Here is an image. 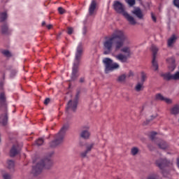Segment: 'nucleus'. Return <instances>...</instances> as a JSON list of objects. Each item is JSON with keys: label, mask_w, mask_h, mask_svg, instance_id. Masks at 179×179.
Here are the masks:
<instances>
[{"label": "nucleus", "mask_w": 179, "mask_h": 179, "mask_svg": "<svg viewBox=\"0 0 179 179\" xmlns=\"http://www.w3.org/2000/svg\"><path fill=\"white\" fill-rule=\"evenodd\" d=\"M87 33V28L86 27H84L83 29V34L84 36H86V34Z\"/></svg>", "instance_id": "nucleus-41"}, {"label": "nucleus", "mask_w": 179, "mask_h": 179, "mask_svg": "<svg viewBox=\"0 0 179 179\" xmlns=\"http://www.w3.org/2000/svg\"><path fill=\"white\" fill-rule=\"evenodd\" d=\"M52 166V161L51 160V157L45 158L38 162L35 166H33L32 173L34 176H38L43 171V169H51Z\"/></svg>", "instance_id": "nucleus-4"}, {"label": "nucleus", "mask_w": 179, "mask_h": 179, "mask_svg": "<svg viewBox=\"0 0 179 179\" xmlns=\"http://www.w3.org/2000/svg\"><path fill=\"white\" fill-rule=\"evenodd\" d=\"M7 167L9 170H14L15 169V162L13 160L7 161Z\"/></svg>", "instance_id": "nucleus-23"}, {"label": "nucleus", "mask_w": 179, "mask_h": 179, "mask_svg": "<svg viewBox=\"0 0 179 179\" xmlns=\"http://www.w3.org/2000/svg\"><path fill=\"white\" fill-rule=\"evenodd\" d=\"M147 179H159V176L156 173L150 175Z\"/></svg>", "instance_id": "nucleus-33"}, {"label": "nucleus", "mask_w": 179, "mask_h": 179, "mask_svg": "<svg viewBox=\"0 0 179 179\" xmlns=\"http://www.w3.org/2000/svg\"><path fill=\"white\" fill-rule=\"evenodd\" d=\"M72 33H73V28L68 27L67 28V34L71 36V34H72Z\"/></svg>", "instance_id": "nucleus-36"}, {"label": "nucleus", "mask_w": 179, "mask_h": 179, "mask_svg": "<svg viewBox=\"0 0 179 179\" xmlns=\"http://www.w3.org/2000/svg\"><path fill=\"white\" fill-rule=\"evenodd\" d=\"M1 52L6 57H10L11 56L10 52H9V50H2Z\"/></svg>", "instance_id": "nucleus-34"}, {"label": "nucleus", "mask_w": 179, "mask_h": 179, "mask_svg": "<svg viewBox=\"0 0 179 179\" xmlns=\"http://www.w3.org/2000/svg\"><path fill=\"white\" fill-rule=\"evenodd\" d=\"M155 164L157 166V167H159V169H160V170H162V174H163L164 177H168L166 175V171L164 170V167H167V166H169L170 164H171L170 163V161H169L166 159H158L156 161Z\"/></svg>", "instance_id": "nucleus-9"}, {"label": "nucleus", "mask_w": 179, "mask_h": 179, "mask_svg": "<svg viewBox=\"0 0 179 179\" xmlns=\"http://www.w3.org/2000/svg\"><path fill=\"white\" fill-rule=\"evenodd\" d=\"M94 146V143H93L87 145L86 147V151L89 153V152L92 151V149H93Z\"/></svg>", "instance_id": "nucleus-28"}, {"label": "nucleus", "mask_w": 179, "mask_h": 179, "mask_svg": "<svg viewBox=\"0 0 179 179\" xmlns=\"http://www.w3.org/2000/svg\"><path fill=\"white\" fill-rule=\"evenodd\" d=\"M132 13L136 16L138 19H143V13H142V10L141 8H136L132 11Z\"/></svg>", "instance_id": "nucleus-18"}, {"label": "nucleus", "mask_w": 179, "mask_h": 179, "mask_svg": "<svg viewBox=\"0 0 179 179\" xmlns=\"http://www.w3.org/2000/svg\"><path fill=\"white\" fill-rule=\"evenodd\" d=\"M125 79H127V76L125 74H122L118 77L117 81L120 83L124 82Z\"/></svg>", "instance_id": "nucleus-27"}, {"label": "nucleus", "mask_w": 179, "mask_h": 179, "mask_svg": "<svg viewBox=\"0 0 179 179\" xmlns=\"http://www.w3.org/2000/svg\"><path fill=\"white\" fill-rule=\"evenodd\" d=\"M85 82V78H80V83H83Z\"/></svg>", "instance_id": "nucleus-47"}, {"label": "nucleus", "mask_w": 179, "mask_h": 179, "mask_svg": "<svg viewBox=\"0 0 179 179\" xmlns=\"http://www.w3.org/2000/svg\"><path fill=\"white\" fill-rule=\"evenodd\" d=\"M87 153H89V152H87L86 150L81 152L80 153L81 157H86V156H87Z\"/></svg>", "instance_id": "nucleus-38"}, {"label": "nucleus", "mask_w": 179, "mask_h": 179, "mask_svg": "<svg viewBox=\"0 0 179 179\" xmlns=\"http://www.w3.org/2000/svg\"><path fill=\"white\" fill-rule=\"evenodd\" d=\"M171 114H173V115H177V114H179V105H175L171 108Z\"/></svg>", "instance_id": "nucleus-20"}, {"label": "nucleus", "mask_w": 179, "mask_h": 179, "mask_svg": "<svg viewBox=\"0 0 179 179\" xmlns=\"http://www.w3.org/2000/svg\"><path fill=\"white\" fill-rule=\"evenodd\" d=\"M165 80H173V75L170 72L163 73L161 75Z\"/></svg>", "instance_id": "nucleus-19"}, {"label": "nucleus", "mask_w": 179, "mask_h": 179, "mask_svg": "<svg viewBox=\"0 0 179 179\" xmlns=\"http://www.w3.org/2000/svg\"><path fill=\"white\" fill-rule=\"evenodd\" d=\"M173 4L179 9V0H173Z\"/></svg>", "instance_id": "nucleus-39"}, {"label": "nucleus", "mask_w": 179, "mask_h": 179, "mask_svg": "<svg viewBox=\"0 0 179 179\" xmlns=\"http://www.w3.org/2000/svg\"><path fill=\"white\" fill-rule=\"evenodd\" d=\"M103 63L105 65V73H108L115 71V69H120V64L117 62H113V59L106 57L103 59Z\"/></svg>", "instance_id": "nucleus-6"}, {"label": "nucleus", "mask_w": 179, "mask_h": 179, "mask_svg": "<svg viewBox=\"0 0 179 179\" xmlns=\"http://www.w3.org/2000/svg\"><path fill=\"white\" fill-rule=\"evenodd\" d=\"M138 152H139V149H138V148L134 147L131 148V155H133V156L138 155Z\"/></svg>", "instance_id": "nucleus-30"}, {"label": "nucleus", "mask_w": 179, "mask_h": 179, "mask_svg": "<svg viewBox=\"0 0 179 179\" xmlns=\"http://www.w3.org/2000/svg\"><path fill=\"white\" fill-rule=\"evenodd\" d=\"M138 1H141V0H138Z\"/></svg>", "instance_id": "nucleus-51"}, {"label": "nucleus", "mask_w": 179, "mask_h": 179, "mask_svg": "<svg viewBox=\"0 0 179 179\" xmlns=\"http://www.w3.org/2000/svg\"><path fill=\"white\" fill-rule=\"evenodd\" d=\"M62 35V32H59L57 35V40H59L61 38V36Z\"/></svg>", "instance_id": "nucleus-43"}, {"label": "nucleus", "mask_w": 179, "mask_h": 179, "mask_svg": "<svg viewBox=\"0 0 179 179\" xmlns=\"http://www.w3.org/2000/svg\"><path fill=\"white\" fill-rule=\"evenodd\" d=\"M151 17H152V20H153V22H155V23H156L157 18H156V16H155V14H153V13H151Z\"/></svg>", "instance_id": "nucleus-40"}, {"label": "nucleus", "mask_w": 179, "mask_h": 179, "mask_svg": "<svg viewBox=\"0 0 179 179\" xmlns=\"http://www.w3.org/2000/svg\"><path fill=\"white\" fill-rule=\"evenodd\" d=\"M20 153V148L19 145H14L11 148L10 150V157H15L17 155H19Z\"/></svg>", "instance_id": "nucleus-12"}, {"label": "nucleus", "mask_w": 179, "mask_h": 179, "mask_svg": "<svg viewBox=\"0 0 179 179\" xmlns=\"http://www.w3.org/2000/svg\"><path fill=\"white\" fill-rule=\"evenodd\" d=\"M0 124L3 127L8 124V114L6 113L0 116Z\"/></svg>", "instance_id": "nucleus-17"}, {"label": "nucleus", "mask_w": 179, "mask_h": 179, "mask_svg": "<svg viewBox=\"0 0 179 179\" xmlns=\"http://www.w3.org/2000/svg\"><path fill=\"white\" fill-rule=\"evenodd\" d=\"M96 6H97V3H96L94 0H92L89 7L90 16H93V15H94V11L96 10Z\"/></svg>", "instance_id": "nucleus-16"}, {"label": "nucleus", "mask_w": 179, "mask_h": 179, "mask_svg": "<svg viewBox=\"0 0 179 179\" xmlns=\"http://www.w3.org/2000/svg\"><path fill=\"white\" fill-rule=\"evenodd\" d=\"M156 100H158L159 101H165L167 104H171L173 103V101L168 98H164L162 94H157L155 96Z\"/></svg>", "instance_id": "nucleus-15"}, {"label": "nucleus", "mask_w": 179, "mask_h": 179, "mask_svg": "<svg viewBox=\"0 0 179 179\" xmlns=\"http://www.w3.org/2000/svg\"><path fill=\"white\" fill-rule=\"evenodd\" d=\"M151 50L152 51V68L154 71H157L159 69V64H157V62H156V56L157 55V51H159V48H157L156 45H152L151 46Z\"/></svg>", "instance_id": "nucleus-10"}, {"label": "nucleus", "mask_w": 179, "mask_h": 179, "mask_svg": "<svg viewBox=\"0 0 179 179\" xmlns=\"http://www.w3.org/2000/svg\"><path fill=\"white\" fill-rule=\"evenodd\" d=\"M69 129V124H64L59 133L56 135L55 141L50 143V148H55V146H58V145H61L62 142H64V138H65V134H66V131Z\"/></svg>", "instance_id": "nucleus-5"}, {"label": "nucleus", "mask_w": 179, "mask_h": 179, "mask_svg": "<svg viewBox=\"0 0 179 179\" xmlns=\"http://www.w3.org/2000/svg\"><path fill=\"white\" fill-rule=\"evenodd\" d=\"M42 26H45V21H43V22H42Z\"/></svg>", "instance_id": "nucleus-48"}, {"label": "nucleus", "mask_w": 179, "mask_h": 179, "mask_svg": "<svg viewBox=\"0 0 179 179\" xmlns=\"http://www.w3.org/2000/svg\"><path fill=\"white\" fill-rule=\"evenodd\" d=\"M50 101V99L49 98H46L44 101V104L47 106Z\"/></svg>", "instance_id": "nucleus-42"}, {"label": "nucleus", "mask_w": 179, "mask_h": 179, "mask_svg": "<svg viewBox=\"0 0 179 179\" xmlns=\"http://www.w3.org/2000/svg\"><path fill=\"white\" fill-rule=\"evenodd\" d=\"M1 33L2 34H9V29L8 28V24H4L1 26Z\"/></svg>", "instance_id": "nucleus-22"}, {"label": "nucleus", "mask_w": 179, "mask_h": 179, "mask_svg": "<svg viewBox=\"0 0 179 179\" xmlns=\"http://www.w3.org/2000/svg\"><path fill=\"white\" fill-rule=\"evenodd\" d=\"M82 55H83V44L80 43L76 48L75 60L73 64L71 73L72 80H76V78L79 77L78 72H79V64H80V59H82Z\"/></svg>", "instance_id": "nucleus-2"}, {"label": "nucleus", "mask_w": 179, "mask_h": 179, "mask_svg": "<svg viewBox=\"0 0 179 179\" xmlns=\"http://www.w3.org/2000/svg\"><path fill=\"white\" fill-rule=\"evenodd\" d=\"M47 29H48V30H50V29L52 28V24H48L46 26Z\"/></svg>", "instance_id": "nucleus-46"}, {"label": "nucleus", "mask_w": 179, "mask_h": 179, "mask_svg": "<svg viewBox=\"0 0 179 179\" xmlns=\"http://www.w3.org/2000/svg\"><path fill=\"white\" fill-rule=\"evenodd\" d=\"M156 135H157V133L155 131H152L150 134V138L152 142H155L156 145L159 148V149H167L169 148V144L166 143V141L163 140H157L156 138Z\"/></svg>", "instance_id": "nucleus-8"}, {"label": "nucleus", "mask_w": 179, "mask_h": 179, "mask_svg": "<svg viewBox=\"0 0 179 179\" xmlns=\"http://www.w3.org/2000/svg\"><path fill=\"white\" fill-rule=\"evenodd\" d=\"M43 143H44V139H43L41 138H38L36 141V145H37L38 146H41V145H43Z\"/></svg>", "instance_id": "nucleus-31"}, {"label": "nucleus", "mask_w": 179, "mask_h": 179, "mask_svg": "<svg viewBox=\"0 0 179 179\" xmlns=\"http://www.w3.org/2000/svg\"><path fill=\"white\" fill-rule=\"evenodd\" d=\"M151 117H152V120H153V119L156 118V115L155 116L152 115Z\"/></svg>", "instance_id": "nucleus-49"}, {"label": "nucleus", "mask_w": 179, "mask_h": 179, "mask_svg": "<svg viewBox=\"0 0 179 179\" xmlns=\"http://www.w3.org/2000/svg\"><path fill=\"white\" fill-rule=\"evenodd\" d=\"M172 80H179V71L172 75Z\"/></svg>", "instance_id": "nucleus-29"}, {"label": "nucleus", "mask_w": 179, "mask_h": 179, "mask_svg": "<svg viewBox=\"0 0 179 179\" xmlns=\"http://www.w3.org/2000/svg\"><path fill=\"white\" fill-rule=\"evenodd\" d=\"M177 40V36L176 35H173L169 40H168V47H171L173 44L176 42Z\"/></svg>", "instance_id": "nucleus-21"}, {"label": "nucleus", "mask_w": 179, "mask_h": 179, "mask_svg": "<svg viewBox=\"0 0 179 179\" xmlns=\"http://www.w3.org/2000/svg\"><path fill=\"white\" fill-rule=\"evenodd\" d=\"M3 179H10V175L9 173H5L3 175Z\"/></svg>", "instance_id": "nucleus-37"}, {"label": "nucleus", "mask_w": 179, "mask_h": 179, "mask_svg": "<svg viewBox=\"0 0 179 179\" xmlns=\"http://www.w3.org/2000/svg\"><path fill=\"white\" fill-rule=\"evenodd\" d=\"M126 41H129L128 36L125 35L124 31L120 29H115L110 36H107L105 38L103 41V54L104 55H108L113 52V47H114L115 43V52L117 51H121V52H124L127 55L120 53L115 55V59L120 61L122 64L127 62L128 59L131 57V48L128 46L124 47ZM124 47V48H123Z\"/></svg>", "instance_id": "nucleus-1"}, {"label": "nucleus", "mask_w": 179, "mask_h": 179, "mask_svg": "<svg viewBox=\"0 0 179 179\" xmlns=\"http://www.w3.org/2000/svg\"><path fill=\"white\" fill-rule=\"evenodd\" d=\"M80 96V91H78L75 99L73 101L70 100L67 104L66 108V113L69 114L71 111H76V108L78 107V101L79 100V97Z\"/></svg>", "instance_id": "nucleus-7"}, {"label": "nucleus", "mask_w": 179, "mask_h": 179, "mask_svg": "<svg viewBox=\"0 0 179 179\" xmlns=\"http://www.w3.org/2000/svg\"><path fill=\"white\" fill-rule=\"evenodd\" d=\"M57 10H58L59 15H64V13H66V10L65 9H64V8H62V7H59L57 8Z\"/></svg>", "instance_id": "nucleus-32"}, {"label": "nucleus", "mask_w": 179, "mask_h": 179, "mask_svg": "<svg viewBox=\"0 0 179 179\" xmlns=\"http://www.w3.org/2000/svg\"><path fill=\"white\" fill-rule=\"evenodd\" d=\"M126 2L129 6H134V5H135V0H126Z\"/></svg>", "instance_id": "nucleus-35"}, {"label": "nucleus", "mask_w": 179, "mask_h": 179, "mask_svg": "<svg viewBox=\"0 0 179 179\" xmlns=\"http://www.w3.org/2000/svg\"><path fill=\"white\" fill-rule=\"evenodd\" d=\"M89 129L90 127L88 125L83 126L80 134V138H83V139H89L90 138V131H89Z\"/></svg>", "instance_id": "nucleus-11"}, {"label": "nucleus", "mask_w": 179, "mask_h": 179, "mask_svg": "<svg viewBox=\"0 0 179 179\" xmlns=\"http://www.w3.org/2000/svg\"><path fill=\"white\" fill-rule=\"evenodd\" d=\"M148 79V75L145 72H141V83H145V81Z\"/></svg>", "instance_id": "nucleus-26"}, {"label": "nucleus", "mask_w": 179, "mask_h": 179, "mask_svg": "<svg viewBox=\"0 0 179 179\" xmlns=\"http://www.w3.org/2000/svg\"><path fill=\"white\" fill-rule=\"evenodd\" d=\"M135 89H136V92H141V90H142V89H143V83L141 82V83H137Z\"/></svg>", "instance_id": "nucleus-25"}, {"label": "nucleus", "mask_w": 179, "mask_h": 179, "mask_svg": "<svg viewBox=\"0 0 179 179\" xmlns=\"http://www.w3.org/2000/svg\"><path fill=\"white\" fill-rule=\"evenodd\" d=\"M132 76H134V72L129 71V74H128V77H129V78H131V77H132Z\"/></svg>", "instance_id": "nucleus-45"}, {"label": "nucleus", "mask_w": 179, "mask_h": 179, "mask_svg": "<svg viewBox=\"0 0 179 179\" xmlns=\"http://www.w3.org/2000/svg\"><path fill=\"white\" fill-rule=\"evenodd\" d=\"M113 9L117 12V13L122 15L130 24L132 26H135V24H136V20H135V18L125 11V6H124L121 2L119 1H115L113 3Z\"/></svg>", "instance_id": "nucleus-3"}, {"label": "nucleus", "mask_w": 179, "mask_h": 179, "mask_svg": "<svg viewBox=\"0 0 179 179\" xmlns=\"http://www.w3.org/2000/svg\"><path fill=\"white\" fill-rule=\"evenodd\" d=\"M168 64V68L171 72H173L176 69V59L174 57H170L166 59Z\"/></svg>", "instance_id": "nucleus-13"}, {"label": "nucleus", "mask_w": 179, "mask_h": 179, "mask_svg": "<svg viewBox=\"0 0 179 179\" xmlns=\"http://www.w3.org/2000/svg\"><path fill=\"white\" fill-rule=\"evenodd\" d=\"M148 148L149 149L152 150V148H150V145H148Z\"/></svg>", "instance_id": "nucleus-50"}, {"label": "nucleus", "mask_w": 179, "mask_h": 179, "mask_svg": "<svg viewBox=\"0 0 179 179\" xmlns=\"http://www.w3.org/2000/svg\"><path fill=\"white\" fill-rule=\"evenodd\" d=\"M0 107L6 110V96H5V92L0 93Z\"/></svg>", "instance_id": "nucleus-14"}, {"label": "nucleus", "mask_w": 179, "mask_h": 179, "mask_svg": "<svg viewBox=\"0 0 179 179\" xmlns=\"http://www.w3.org/2000/svg\"><path fill=\"white\" fill-rule=\"evenodd\" d=\"M8 17L6 12L0 13V22H5Z\"/></svg>", "instance_id": "nucleus-24"}, {"label": "nucleus", "mask_w": 179, "mask_h": 179, "mask_svg": "<svg viewBox=\"0 0 179 179\" xmlns=\"http://www.w3.org/2000/svg\"><path fill=\"white\" fill-rule=\"evenodd\" d=\"M3 90V81L0 82V90Z\"/></svg>", "instance_id": "nucleus-44"}]
</instances>
